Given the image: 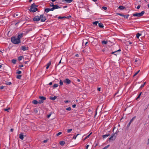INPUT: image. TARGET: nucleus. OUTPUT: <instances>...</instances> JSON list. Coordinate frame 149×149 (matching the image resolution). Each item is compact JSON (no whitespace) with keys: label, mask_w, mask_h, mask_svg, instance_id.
<instances>
[{"label":"nucleus","mask_w":149,"mask_h":149,"mask_svg":"<svg viewBox=\"0 0 149 149\" xmlns=\"http://www.w3.org/2000/svg\"><path fill=\"white\" fill-rule=\"evenodd\" d=\"M54 4L53 3H51L50 4V6L51 7H53V6H54Z\"/></svg>","instance_id":"obj_54"},{"label":"nucleus","mask_w":149,"mask_h":149,"mask_svg":"<svg viewBox=\"0 0 149 149\" xmlns=\"http://www.w3.org/2000/svg\"><path fill=\"white\" fill-rule=\"evenodd\" d=\"M118 8L120 10H123L125 8V6H120Z\"/></svg>","instance_id":"obj_14"},{"label":"nucleus","mask_w":149,"mask_h":149,"mask_svg":"<svg viewBox=\"0 0 149 149\" xmlns=\"http://www.w3.org/2000/svg\"><path fill=\"white\" fill-rule=\"evenodd\" d=\"M72 0H62V2H63L64 1L66 2L67 3H69L72 1Z\"/></svg>","instance_id":"obj_16"},{"label":"nucleus","mask_w":149,"mask_h":149,"mask_svg":"<svg viewBox=\"0 0 149 149\" xmlns=\"http://www.w3.org/2000/svg\"><path fill=\"white\" fill-rule=\"evenodd\" d=\"M66 110L68 111H70L71 110V108L69 107L66 109Z\"/></svg>","instance_id":"obj_52"},{"label":"nucleus","mask_w":149,"mask_h":149,"mask_svg":"<svg viewBox=\"0 0 149 149\" xmlns=\"http://www.w3.org/2000/svg\"><path fill=\"white\" fill-rule=\"evenodd\" d=\"M37 10V8L36 7H31L30 9L29 10L30 11L34 12L36 11Z\"/></svg>","instance_id":"obj_7"},{"label":"nucleus","mask_w":149,"mask_h":149,"mask_svg":"<svg viewBox=\"0 0 149 149\" xmlns=\"http://www.w3.org/2000/svg\"><path fill=\"white\" fill-rule=\"evenodd\" d=\"M131 123H130V122L129 124H128V125H127V127H129V126H130Z\"/></svg>","instance_id":"obj_61"},{"label":"nucleus","mask_w":149,"mask_h":149,"mask_svg":"<svg viewBox=\"0 0 149 149\" xmlns=\"http://www.w3.org/2000/svg\"><path fill=\"white\" fill-rule=\"evenodd\" d=\"M59 143L61 145L63 146L65 144V142L64 141H60Z\"/></svg>","instance_id":"obj_18"},{"label":"nucleus","mask_w":149,"mask_h":149,"mask_svg":"<svg viewBox=\"0 0 149 149\" xmlns=\"http://www.w3.org/2000/svg\"><path fill=\"white\" fill-rule=\"evenodd\" d=\"M145 13V11H142L141 13H136L133 14V16L134 17H140L142 16Z\"/></svg>","instance_id":"obj_2"},{"label":"nucleus","mask_w":149,"mask_h":149,"mask_svg":"<svg viewBox=\"0 0 149 149\" xmlns=\"http://www.w3.org/2000/svg\"><path fill=\"white\" fill-rule=\"evenodd\" d=\"M43 102V101L42 100H40L38 102V103L39 104H42V103Z\"/></svg>","instance_id":"obj_36"},{"label":"nucleus","mask_w":149,"mask_h":149,"mask_svg":"<svg viewBox=\"0 0 149 149\" xmlns=\"http://www.w3.org/2000/svg\"><path fill=\"white\" fill-rule=\"evenodd\" d=\"M99 107V106H98L97 107V108L96 109V113H95V116H94V117H95V116H96V115L97 114V107Z\"/></svg>","instance_id":"obj_56"},{"label":"nucleus","mask_w":149,"mask_h":149,"mask_svg":"<svg viewBox=\"0 0 149 149\" xmlns=\"http://www.w3.org/2000/svg\"><path fill=\"white\" fill-rule=\"evenodd\" d=\"M98 21H96L94 22H93V25H97V24L98 23Z\"/></svg>","instance_id":"obj_32"},{"label":"nucleus","mask_w":149,"mask_h":149,"mask_svg":"<svg viewBox=\"0 0 149 149\" xmlns=\"http://www.w3.org/2000/svg\"><path fill=\"white\" fill-rule=\"evenodd\" d=\"M141 34L138 33L136 35V37H137L138 38H139V37L141 36Z\"/></svg>","instance_id":"obj_39"},{"label":"nucleus","mask_w":149,"mask_h":149,"mask_svg":"<svg viewBox=\"0 0 149 149\" xmlns=\"http://www.w3.org/2000/svg\"><path fill=\"white\" fill-rule=\"evenodd\" d=\"M34 112H35V113H37L38 112V111L36 109H35L34 110Z\"/></svg>","instance_id":"obj_57"},{"label":"nucleus","mask_w":149,"mask_h":149,"mask_svg":"<svg viewBox=\"0 0 149 149\" xmlns=\"http://www.w3.org/2000/svg\"><path fill=\"white\" fill-rule=\"evenodd\" d=\"M120 51H121V50L120 49H119V50H117V51H116L115 52H112L111 54H114V53H116L117 52H120Z\"/></svg>","instance_id":"obj_33"},{"label":"nucleus","mask_w":149,"mask_h":149,"mask_svg":"<svg viewBox=\"0 0 149 149\" xmlns=\"http://www.w3.org/2000/svg\"><path fill=\"white\" fill-rule=\"evenodd\" d=\"M12 61L13 63L15 64L16 63V60L15 59H13L12 60Z\"/></svg>","instance_id":"obj_41"},{"label":"nucleus","mask_w":149,"mask_h":149,"mask_svg":"<svg viewBox=\"0 0 149 149\" xmlns=\"http://www.w3.org/2000/svg\"><path fill=\"white\" fill-rule=\"evenodd\" d=\"M22 76L20 75H17L16 77L17 79H20Z\"/></svg>","instance_id":"obj_31"},{"label":"nucleus","mask_w":149,"mask_h":149,"mask_svg":"<svg viewBox=\"0 0 149 149\" xmlns=\"http://www.w3.org/2000/svg\"><path fill=\"white\" fill-rule=\"evenodd\" d=\"M64 83H66L67 84H70L71 82V81L68 79H66L63 81Z\"/></svg>","instance_id":"obj_9"},{"label":"nucleus","mask_w":149,"mask_h":149,"mask_svg":"<svg viewBox=\"0 0 149 149\" xmlns=\"http://www.w3.org/2000/svg\"><path fill=\"white\" fill-rule=\"evenodd\" d=\"M102 44H104L106 45L107 44V41L103 40L102 41Z\"/></svg>","instance_id":"obj_30"},{"label":"nucleus","mask_w":149,"mask_h":149,"mask_svg":"<svg viewBox=\"0 0 149 149\" xmlns=\"http://www.w3.org/2000/svg\"><path fill=\"white\" fill-rule=\"evenodd\" d=\"M22 37H23V34L22 33V34H21L18 35L17 38H18V39H20V38H22Z\"/></svg>","instance_id":"obj_19"},{"label":"nucleus","mask_w":149,"mask_h":149,"mask_svg":"<svg viewBox=\"0 0 149 149\" xmlns=\"http://www.w3.org/2000/svg\"><path fill=\"white\" fill-rule=\"evenodd\" d=\"M79 137V139H80L82 138V137L81 135L80 134H78L77 135L75 136V139L77 138L78 137Z\"/></svg>","instance_id":"obj_12"},{"label":"nucleus","mask_w":149,"mask_h":149,"mask_svg":"<svg viewBox=\"0 0 149 149\" xmlns=\"http://www.w3.org/2000/svg\"><path fill=\"white\" fill-rule=\"evenodd\" d=\"M119 132V131L118 130H117L116 131V132L115 133H114L115 135L116 134V136L118 134V133Z\"/></svg>","instance_id":"obj_48"},{"label":"nucleus","mask_w":149,"mask_h":149,"mask_svg":"<svg viewBox=\"0 0 149 149\" xmlns=\"http://www.w3.org/2000/svg\"><path fill=\"white\" fill-rule=\"evenodd\" d=\"M10 109V108H8L7 109H4V110L5 111H7L8 112V110Z\"/></svg>","instance_id":"obj_51"},{"label":"nucleus","mask_w":149,"mask_h":149,"mask_svg":"<svg viewBox=\"0 0 149 149\" xmlns=\"http://www.w3.org/2000/svg\"><path fill=\"white\" fill-rule=\"evenodd\" d=\"M129 16V15H124L123 17H124L125 18L127 19L128 18V17Z\"/></svg>","instance_id":"obj_42"},{"label":"nucleus","mask_w":149,"mask_h":149,"mask_svg":"<svg viewBox=\"0 0 149 149\" xmlns=\"http://www.w3.org/2000/svg\"><path fill=\"white\" fill-rule=\"evenodd\" d=\"M40 17L42 22H45V21L46 18L43 15H40Z\"/></svg>","instance_id":"obj_4"},{"label":"nucleus","mask_w":149,"mask_h":149,"mask_svg":"<svg viewBox=\"0 0 149 149\" xmlns=\"http://www.w3.org/2000/svg\"><path fill=\"white\" fill-rule=\"evenodd\" d=\"M142 93V92H141V93H140V94H139V95H138V96L137 97V98H136V100H137L138 99H139V98L140 97V96L141 95V93Z\"/></svg>","instance_id":"obj_40"},{"label":"nucleus","mask_w":149,"mask_h":149,"mask_svg":"<svg viewBox=\"0 0 149 149\" xmlns=\"http://www.w3.org/2000/svg\"><path fill=\"white\" fill-rule=\"evenodd\" d=\"M23 58V57L22 56H19L18 57V59L19 61H20L22 59V58Z\"/></svg>","instance_id":"obj_29"},{"label":"nucleus","mask_w":149,"mask_h":149,"mask_svg":"<svg viewBox=\"0 0 149 149\" xmlns=\"http://www.w3.org/2000/svg\"><path fill=\"white\" fill-rule=\"evenodd\" d=\"M116 136V135H115L113 134V135L111 136L109 138V139L110 140H114L115 139Z\"/></svg>","instance_id":"obj_5"},{"label":"nucleus","mask_w":149,"mask_h":149,"mask_svg":"<svg viewBox=\"0 0 149 149\" xmlns=\"http://www.w3.org/2000/svg\"><path fill=\"white\" fill-rule=\"evenodd\" d=\"M54 10V8L53 7L52 8H50V11H53Z\"/></svg>","instance_id":"obj_60"},{"label":"nucleus","mask_w":149,"mask_h":149,"mask_svg":"<svg viewBox=\"0 0 149 149\" xmlns=\"http://www.w3.org/2000/svg\"><path fill=\"white\" fill-rule=\"evenodd\" d=\"M76 102L79 103L80 102V100L79 98H78L76 100Z\"/></svg>","instance_id":"obj_34"},{"label":"nucleus","mask_w":149,"mask_h":149,"mask_svg":"<svg viewBox=\"0 0 149 149\" xmlns=\"http://www.w3.org/2000/svg\"><path fill=\"white\" fill-rule=\"evenodd\" d=\"M101 88H97V90L99 91H100Z\"/></svg>","instance_id":"obj_64"},{"label":"nucleus","mask_w":149,"mask_h":149,"mask_svg":"<svg viewBox=\"0 0 149 149\" xmlns=\"http://www.w3.org/2000/svg\"><path fill=\"white\" fill-rule=\"evenodd\" d=\"M98 26L100 28H103L104 27L103 24L101 23H99L98 24Z\"/></svg>","instance_id":"obj_23"},{"label":"nucleus","mask_w":149,"mask_h":149,"mask_svg":"<svg viewBox=\"0 0 149 149\" xmlns=\"http://www.w3.org/2000/svg\"><path fill=\"white\" fill-rule=\"evenodd\" d=\"M45 11L47 13L48 12L50 11V8H46L45 9Z\"/></svg>","instance_id":"obj_26"},{"label":"nucleus","mask_w":149,"mask_h":149,"mask_svg":"<svg viewBox=\"0 0 149 149\" xmlns=\"http://www.w3.org/2000/svg\"><path fill=\"white\" fill-rule=\"evenodd\" d=\"M32 102L34 104H37L38 103V102L36 100H34L32 101Z\"/></svg>","instance_id":"obj_20"},{"label":"nucleus","mask_w":149,"mask_h":149,"mask_svg":"<svg viewBox=\"0 0 149 149\" xmlns=\"http://www.w3.org/2000/svg\"><path fill=\"white\" fill-rule=\"evenodd\" d=\"M40 19V17L37 16H35L34 18H33V20L34 21H38Z\"/></svg>","instance_id":"obj_6"},{"label":"nucleus","mask_w":149,"mask_h":149,"mask_svg":"<svg viewBox=\"0 0 149 149\" xmlns=\"http://www.w3.org/2000/svg\"><path fill=\"white\" fill-rule=\"evenodd\" d=\"M136 118V116L132 118L130 120V123H132V122L134 120V119H135Z\"/></svg>","instance_id":"obj_38"},{"label":"nucleus","mask_w":149,"mask_h":149,"mask_svg":"<svg viewBox=\"0 0 149 149\" xmlns=\"http://www.w3.org/2000/svg\"><path fill=\"white\" fill-rule=\"evenodd\" d=\"M51 114H52V113H50V114H49L47 116V118H49V117H50V116H51Z\"/></svg>","instance_id":"obj_59"},{"label":"nucleus","mask_w":149,"mask_h":149,"mask_svg":"<svg viewBox=\"0 0 149 149\" xmlns=\"http://www.w3.org/2000/svg\"><path fill=\"white\" fill-rule=\"evenodd\" d=\"M92 132L91 133L88 135L87 136H86L84 139V140H85L87 138H88L89 136H90V135L92 134Z\"/></svg>","instance_id":"obj_28"},{"label":"nucleus","mask_w":149,"mask_h":149,"mask_svg":"<svg viewBox=\"0 0 149 149\" xmlns=\"http://www.w3.org/2000/svg\"><path fill=\"white\" fill-rule=\"evenodd\" d=\"M110 136V134H107L103 135L102 136V137L103 138H105L107 137L108 136Z\"/></svg>","instance_id":"obj_24"},{"label":"nucleus","mask_w":149,"mask_h":149,"mask_svg":"<svg viewBox=\"0 0 149 149\" xmlns=\"http://www.w3.org/2000/svg\"><path fill=\"white\" fill-rule=\"evenodd\" d=\"M51 65V62L50 61L47 64V66L46 68V69H48L49 66Z\"/></svg>","instance_id":"obj_25"},{"label":"nucleus","mask_w":149,"mask_h":149,"mask_svg":"<svg viewBox=\"0 0 149 149\" xmlns=\"http://www.w3.org/2000/svg\"><path fill=\"white\" fill-rule=\"evenodd\" d=\"M58 18L59 19H63V18H67V19H69V17H60L59 16L58 17Z\"/></svg>","instance_id":"obj_22"},{"label":"nucleus","mask_w":149,"mask_h":149,"mask_svg":"<svg viewBox=\"0 0 149 149\" xmlns=\"http://www.w3.org/2000/svg\"><path fill=\"white\" fill-rule=\"evenodd\" d=\"M102 8L104 10H106L107 9V8L105 7H103Z\"/></svg>","instance_id":"obj_58"},{"label":"nucleus","mask_w":149,"mask_h":149,"mask_svg":"<svg viewBox=\"0 0 149 149\" xmlns=\"http://www.w3.org/2000/svg\"><path fill=\"white\" fill-rule=\"evenodd\" d=\"M39 98L41 100H42V101H44V100H46V97H45L43 96H39Z\"/></svg>","instance_id":"obj_15"},{"label":"nucleus","mask_w":149,"mask_h":149,"mask_svg":"<svg viewBox=\"0 0 149 149\" xmlns=\"http://www.w3.org/2000/svg\"><path fill=\"white\" fill-rule=\"evenodd\" d=\"M11 42L15 44H18L20 42V39H18L15 37H12L11 38Z\"/></svg>","instance_id":"obj_1"},{"label":"nucleus","mask_w":149,"mask_h":149,"mask_svg":"<svg viewBox=\"0 0 149 149\" xmlns=\"http://www.w3.org/2000/svg\"><path fill=\"white\" fill-rule=\"evenodd\" d=\"M139 71H140V70H139L134 75L133 77L136 76L138 73L139 72Z\"/></svg>","instance_id":"obj_46"},{"label":"nucleus","mask_w":149,"mask_h":149,"mask_svg":"<svg viewBox=\"0 0 149 149\" xmlns=\"http://www.w3.org/2000/svg\"><path fill=\"white\" fill-rule=\"evenodd\" d=\"M20 13H16L13 15V17L16 18H17L20 16Z\"/></svg>","instance_id":"obj_8"},{"label":"nucleus","mask_w":149,"mask_h":149,"mask_svg":"<svg viewBox=\"0 0 149 149\" xmlns=\"http://www.w3.org/2000/svg\"><path fill=\"white\" fill-rule=\"evenodd\" d=\"M5 87V86H1L0 87V89H3V88H4V87Z\"/></svg>","instance_id":"obj_53"},{"label":"nucleus","mask_w":149,"mask_h":149,"mask_svg":"<svg viewBox=\"0 0 149 149\" xmlns=\"http://www.w3.org/2000/svg\"><path fill=\"white\" fill-rule=\"evenodd\" d=\"M110 146L109 145H108L105 146L102 149H107Z\"/></svg>","instance_id":"obj_35"},{"label":"nucleus","mask_w":149,"mask_h":149,"mask_svg":"<svg viewBox=\"0 0 149 149\" xmlns=\"http://www.w3.org/2000/svg\"><path fill=\"white\" fill-rule=\"evenodd\" d=\"M11 84V82H7L5 84L6 85H10Z\"/></svg>","instance_id":"obj_47"},{"label":"nucleus","mask_w":149,"mask_h":149,"mask_svg":"<svg viewBox=\"0 0 149 149\" xmlns=\"http://www.w3.org/2000/svg\"><path fill=\"white\" fill-rule=\"evenodd\" d=\"M146 83V82H144L143 84L140 87V88H143L144 86V85H145V84Z\"/></svg>","instance_id":"obj_43"},{"label":"nucleus","mask_w":149,"mask_h":149,"mask_svg":"<svg viewBox=\"0 0 149 149\" xmlns=\"http://www.w3.org/2000/svg\"><path fill=\"white\" fill-rule=\"evenodd\" d=\"M21 49L23 51L27 50H28V47L25 46H22L21 47Z\"/></svg>","instance_id":"obj_11"},{"label":"nucleus","mask_w":149,"mask_h":149,"mask_svg":"<svg viewBox=\"0 0 149 149\" xmlns=\"http://www.w3.org/2000/svg\"><path fill=\"white\" fill-rule=\"evenodd\" d=\"M126 110H127V113L128 114H129L132 112V108L131 107L129 108L128 107H126L124 110V111H125Z\"/></svg>","instance_id":"obj_3"},{"label":"nucleus","mask_w":149,"mask_h":149,"mask_svg":"<svg viewBox=\"0 0 149 149\" xmlns=\"http://www.w3.org/2000/svg\"><path fill=\"white\" fill-rule=\"evenodd\" d=\"M116 14L118 15H120V16H123V15H123L122 14L119 13H116Z\"/></svg>","instance_id":"obj_49"},{"label":"nucleus","mask_w":149,"mask_h":149,"mask_svg":"<svg viewBox=\"0 0 149 149\" xmlns=\"http://www.w3.org/2000/svg\"><path fill=\"white\" fill-rule=\"evenodd\" d=\"M141 6L140 5H138L137 7V8L138 9H139L140 7Z\"/></svg>","instance_id":"obj_62"},{"label":"nucleus","mask_w":149,"mask_h":149,"mask_svg":"<svg viewBox=\"0 0 149 149\" xmlns=\"http://www.w3.org/2000/svg\"><path fill=\"white\" fill-rule=\"evenodd\" d=\"M53 7L54 8V9L59 8H60V7L58 6V5H54L53 6Z\"/></svg>","instance_id":"obj_17"},{"label":"nucleus","mask_w":149,"mask_h":149,"mask_svg":"<svg viewBox=\"0 0 149 149\" xmlns=\"http://www.w3.org/2000/svg\"><path fill=\"white\" fill-rule=\"evenodd\" d=\"M60 84L61 85H62L63 84V82L61 80L60 81Z\"/></svg>","instance_id":"obj_55"},{"label":"nucleus","mask_w":149,"mask_h":149,"mask_svg":"<svg viewBox=\"0 0 149 149\" xmlns=\"http://www.w3.org/2000/svg\"><path fill=\"white\" fill-rule=\"evenodd\" d=\"M19 137L21 140H23L24 139V135L23 133H21L19 134Z\"/></svg>","instance_id":"obj_13"},{"label":"nucleus","mask_w":149,"mask_h":149,"mask_svg":"<svg viewBox=\"0 0 149 149\" xmlns=\"http://www.w3.org/2000/svg\"><path fill=\"white\" fill-rule=\"evenodd\" d=\"M72 129H68L67 130V132L68 133H70L72 131Z\"/></svg>","instance_id":"obj_44"},{"label":"nucleus","mask_w":149,"mask_h":149,"mask_svg":"<svg viewBox=\"0 0 149 149\" xmlns=\"http://www.w3.org/2000/svg\"><path fill=\"white\" fill-rule=\"evenodd\" d=\"M22 73V72L20 71H18L17 72H16V73L17 74H20Z\"/></svg>","instance_id":"obj_50"},{"label":"nucleus","mask_w":149,"mask_h":149,"mask_svg":"<svg viewBox=\"0 0 149 149\" xmlns=\"http://www.w3.org/2000/svg\"><path fill=\"white\" fill-rule=\"evenodd\" d=\"M37 7V6L34 3L31 5V7Z\"/></svg>","instance_id":"obj_27"},{"label":"nucleus","mask_w":149,"mask_h":149,"mask_svg":"<svg viewBox=\"0 0 149 149\" xmlns=\"http://www.w3.org/2000/svg\"><path fill=\"white\" fill-rule=\"evenodd\" d=\"M122 94V93L121 92L119 93L118 92L117 93H116L115 94L114 96H116V97H118L119 96L121 95Z\"/></svg>","instance_id":"obj_10"},{"label":"nucleus","mask_w":149,"mask_h":149,"mask_svg":"<svg viewBox=\"0 0 149 149\" xmlns=\"http://www.w3.org/2000/svg\"><path fill=\"white\" fill-rule=\"evenodd\" d=\"M58 84H54V85L53 86V87L54 88H56V87H58Z\"/></svg>","instance_id":"obj_37"},{"label":"nucleus","mask_w":149,"mask_h":149,"mask_svg":"<svg viewBox=\"0 0 149 149\" xmlns=\"http://www.w3.org/2000/svg\"><path fill=\"white\" fill-rule=\"evenodd\" d=\"M47 141V140H45L43 142L44 143H46Z\"/></svg>","instance_id":"obj_63"},{"label":"nucleus","mask_w":149,"mask_h":149,"mask_svg":"<svg viewBox=\"0 0 149 149\" xmlns=\"http://www.w3.org/2000/svg\"><path fill=\"white\" fill-rule=\"evenodd\" d=\"M57 98V97L54 96V97H50L49 99L51 100H54Z\"/></svg>","instance_id":"obj_21"},{"label":"nucleus","mask_w":149,"mask_h":149,"mask_svg":"<svg viewBox=\"0 0 149 149\" xmlns=\"http://www.w3.org/2000/svg\"><path fill=\"white\" fill-rule=\"evenodd\" d=\"M62 134V132H59L56 135L57 136H58L59 135H60L61 134Z\"/></svg>","instance_id":"obj_45"}]
</instances>
